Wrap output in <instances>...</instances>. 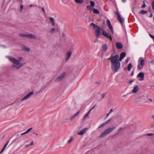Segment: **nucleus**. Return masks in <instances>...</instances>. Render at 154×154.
Returning a JSON list of instances; mask_svg holds the SVG:
<instances>
[{"label": "nucleus", "mask_w": 154, "mask_h": 154, "mask_svg": "<svg viewBox=\"0 0 154 154\" xmlns=\"http://www.w3.org/2000/svg\"><path fill=\"white\" fill-rule=\"evenodd\" d=\"M139 90L138 87L136 86L134 87V89L132 91V92L134 93H136Z\"/></svg>", "instance_id": "obj_17"}, {"label": "nucleus", "mask_w": 154, "mask_h": 154, "mask_svg": "<svg viewBox=\"0 0 154 154\" xmlns=\"http://www.w3.org/2000/svg\"><path fill=\"white\" fill-rule=\"evenodd\" d=\"M107 25L109 29L111 30L112 34H114L113 29L109 20H107Z\"/></svg>", "instance_id": "obj_8"}, {"label": "nucleus", "mask_w": 154, "mask_h": 154, "mask_svg": "<svg viewBox=\"0 0 154 154\" xmlns=\"http://www.w3.org/2000/svg\"><path fill=\"white\" fill-rule=\"evenodd\" d=\"M116 14L117 16V20L120 22L122 25L124 23V19L121 17L119 12H116Z\"/></svg>", "instance_id": "obj_6"}, {"label": "nucleus", "mask_w": 154, "mask_h": 154, "mask_svg": "<svg viewBox=\"0 0 154 154\" xmlns=\"http://www.w3.org/2000/svg\"><path fill=\"white\" fill-rule=\"evenodd\" d=\"M120 56L123 58L125 57L126 54L124 52L120 54Z\"/></svg>", "instance_id": "obj_29"}, {"label": "nucleus", "mask_w": 154, "mask_h": 154, "mask_svg": "<svg viewBox=\"0 0 154 154\" xmlns=\"http://www.w3.org/2000/svg\"><path fill=\"white\" fill-rule=\"evenodd\" d=\"M134 81L133 80H131L130 81H129V83L130 84H131Z\"/></svg>", "instance_id": "obj_49"}, {"label": "nucleus", "mask_w": 154, "mask_h": 154, "mask_svg": "<svg viewBox=\"0 0 154 154\" xmlns=\"http://www.w3.org/2000/svg\"><path fill=\"white\" fill-rule=\"evenodd\" d=\"M110 113H108L107 114V115H106V118H107L108 117V116H109V115L110 114Z\"/></svg>", "instance_id": "obj_51"}, {"label": "nucleus", "mask_w": 154, "mask_h": 154, "mask_svg": "<svg viewBox=\"0 0 154 154\" xmlns=\"http://www.w3.org/2000/svg\"><path fill=\"white\" fill-rule=\"evenodd\" d=\"M33 141H32L31 142L30 144H29V145H30V146H32V145H33Z\"/></svg>", "instance_id": "obj_47"}, {"label": "nucleus", "mask_w": 154, "mask_h": 154, "mask_svg": "<svg viewBox=\"0 0 154 154\" xmlns=\"http://www.w3.org/2000/svg\"><path fill=\"white\" fill-rule=\"evenodd\" d=\"M152 9L154 10V6H152Z\"/></svg>", "instance_id": "obj_62"}, {"label": "nucleus", "mask_w": 154, "mask_h": 154, "mask_svg": "<svg viewBox=\"0 0 154 154\" xmlns=\"http://www.w3.org/2000/svg\"><path fill=\"white\" fill-rule=\"evenodd\" d=\"M49 19L51 22L52 23L51 26H54L55 25V23L54 18L52 17H50Z\"/></svg>", "instance_id": "obj_18"}, {"label": "nucleus", "mask_w": 154, "mask_h": 154, "mask_svg": "<svg viewBox=\"0 0 154 154\" xmlns=\"http://www.w3.org/2000/svg\"><path fill=\"white\" fill-rule=\"evenodd\" d=\"M55 32V29L54 28H51V32L52 34H54Z\"/></svg>", "instance_id": "obj_31"}, {"label": "nucleus", "mask_w": 154, "mask_h": 154, "mask_svg": "<svg viewBox=\"0 0 154 154\" xmlns=\"http://www.w3.org/2000/svg\"><path fill=\"white\" fill-rule=\"evenodd\" d=\"M91 110L90 109V110L88 111V112L87 113H88V114H89V113H90Z\"/></svg>", "instance_id": "obj_50"}, {"label": "nucleus", "mask_w": 154, "mask_h": 154, "mask_svg": "<svg viewBox=\"0 0 154 154\" xmlns=\"http://www.w3.org/2000/svg\"><path fill=\"white\" fill-rule=\"evenodd\" d=\"M128 60H126V62H128Z\"/></svg>", "instance_id": "obj_63"}, {"label": "nucleus", "mask_w": 154, "mask_h": 154, "mask_svg": "<svg viewBox=\"0 0 154 154\" xmlns=\"http://www.w3.org/2000/svg\"><path fill=\"white\" fill-rule=\"evenodd\" d=\"M132 67V65L131 63H130L128 66V71H130L131 70V68Z\"/></svg>", "instance_id": "obj_26"}, {"label": "nucleus", "mask_w": 154, "mask_h": 154, "mask_svg": "<svg viewBox=\"0 0 154 154\" xmlns=\"http://www.w3.org/2000/svg\"><path fill=\"white\" fill-rule=\"evenodd\" d=\"M152 118L154 120V115L152 116Z\"/></svg>", "instance_id": "obj_58"}, {"label": "nucleus", "mask_w": 154, "mask_h": 154, "mask_svg": "<svg viewBox=\"0 0 154 154\" xmlns=\"http://www.w3.org/2000/svg\"><path fill=\"white\" fill-rule=\"evenodd\" d=\"M87 8L89 9L91 11H92L93 10V8L91 7L90 5H88L87 6Z\"/></svg>", "instance_id": "obj_32"}, {"label": "nucleus", "mask_w": 154, "mask_h": 154, "mask_svg": "<svg viewBox=\"0 0 154 154\" xmlns=\"http://www.w3.org/2000/svg\"><path fill=\"white\" fill-rule=\"evenodd\" d=\"M23 5H21L20 7V11L21 12L22 11V10L23 8Z\"/></svg>", "instance_id": "obj_36"}, {"label": "nucleus", "mask_w": 154, "mask_h": 154, "mask_svg": "<svg viewBox=\"0 0 154 154\" xmlns=\"http://www.w3.org/2000/svg\"><path fill=\"white\" fill-rule=\"evenodd\" d=\"M138 65L137 66V69L139 70L141 69L145 64L144 60L143 58L140 57L138 60Z\"/></svg>", "instance_id": "obj_4"}, {"label": "nucleus", "mask_w": 154, "mask_h": 154, "mask_svg": "<svg viewBox=\"0 0 154 154\" xmlns=\"http://www.w3.org/2000/svg\"><path fill=\"white\" fill-rule=\"evenodd\" d=\"M67 75V73L65 72H63L60 75V77H65Z\"/></svg>", "instance_id": "obj_21"}, {"label": "nucleus", "mask_w": 154, "mask_h": 154, "mask_svg": "<svg viewBox=\"0 0 154 154\" xmlns=\"http://www.w3.org/2000/svg\"><path fill=\"white\" fill-rule=\"evenodd\" d=\"M26 134V133H25V132H24V133H21V135H23V134Z\"/></svg>", "instance_id": "obj_56"}, {"label": "nucleus", "mask_w": 154, "mask_h": 154, "mask_svg": "<svg viewBox=\"0 0 154 154\" xmlns=\"http://www.w3.org/2000/svg\"><path fill=\"white\" fill-rule=\"evenodd\" d=\"M30 146L29 145H25V147L26 148H27V147H28Z\"/></svg>", "instance_id": "obj_48"}, {"label": "nucleus", "mask_w": 154, "mask_h": 154, "mask_svg": "<svg viewBox=\"0 0 154 154\" xmlns=\"http://www.w3.org/2000/svg\"><path fill=\"white\" fill-rule=\"evenodd\" d=\"M108 49V47L107 45L106 44L103 45L102 46V51L103 52H105Z\"/></svg>", "instance_id": "obj_12"}, {"label": "nucleus", "mask_w": 154, "mask_h": 154, "mask_svg": "<svg viewBox=\"0 0 154 154\" xmlns=\"http://www.w3.org/2000/svg\"><path fill=\"white\" fill-rule=\"evenodd\" d=\"M152 6H154V0H152Z\"/></svg>", "instance_id": "obj_45"}, {"label": "nucleus", "mask_w": 154, "mask_h": 154, "mask_svg": "<svg viewBox=\"0 0 154 154\" xmlns=\"http://www.w3.org/2000/svg\"><path fill=\"white\" fill-rule=\"evenodd\" d=\"M112 109H110V112L109 113H111V112H112Z\"/></svg>", "instance_id": "obj_55"}, {"label": "nucleus", "mask_w": 154, "mask_h": 154, "mask_svg": "<svg viewBox=\"0 0 154 154\" xmlns=\"http://www.w3.org/2000/svg\"><path fill=\"white\" fill-rule=\"evenodd\" d=\"M115 127H113L112 128H109L106 130V132H107L108 134H110L115 129Z\"/></svg>", "instance_id": "obj_11"}, {"label": "nucleus", "mask_w": 154, "mask_h": 154, "mask_svg": "<svg viewBox=\"0 0 154 154\" xmlns=\"http://www.w3.org/2000/svg\"><path fill=\"white\" fill-rule=\"evenodd\" d=\"M89 114L88 113H87L85 116L83 118V120H84L86 117H88L89 116Z\"/></svg>", "instance_id": "obj_34"}, {"label": "nucleus", "mask_w": 154, "mask_h": 154, "mask_svg": "<svg viewBox=\"0 0 154 154\" xmlns=\"http://www.w3.org/2000/svg\"><path fill=\"white\" fill-rule=\"evenodd\" d=\"M9 60L13 63L12 66L16 69H18L25 64V63H20L17 60L12 57H9Z\"/></svg>", "instance_id": "obj_2"}, {"label": "nucleus", "mask_w": 154, "mask_h": 154, "mask_svg": "<svg viewBox=\"0 0 154 154\" xmlns=\"http://www.w3.org/2000/svg\"><path fill=\"white\" fill-rule=\"evenodd\" d=\"M106 124L105 123V122H104V123L102 124H101L100 126L98 127V128H101L104 125H105Z\"/></svg>", "instance_id": "obj_38"}, {"label": "nucleus", "mask_w": 154, "mask_h": 154, "mask_svg": "<svg viewBox=\"0 0 154 154\" xmlns=\"http://www.w3.org/2000/svg\"><path fill=\"white\" fill-rule=\"evenodd\" d=\"M62 78H57L55 80V81L56 82H58L61 80Z\"/></svg>", "instance_id": "obj_30"}, {"label": "nucleus", "mask_w": 154, "mask_h": 154, "mask_svg": "<svg viewBox=\"0 0 154 154\" xmlns=\"http://www.w3.org/2000/svg\"><path fill=\"white\" fill-rule=\"evenodd\" d=\"M6 148V147H5V146H4L3 149L1 150V151L0 152V153H2L3 151H4L5 149Z\"/></svg>", "instance_id": "obj_37"}, {"label": "nucleus", "mask_w": 154, "mask_h": 154, "mask_svg": "<svg viewBox=\"0 0 154 154\" xmlns=\"http://www.w3.org/2000/svg\"><path fill=\"white\" fill-rule=\"evenodd\" d=\"M23 49L24 51L27 52H29L30 51V49L28 47H24Z\"/></svg>", "instance_id": "obj_20"}, {"label": "nucleus", "mask_w": 154, "mask_h": 154, "mask_svg": "<svg viewBox=\"0 0 154 154\" xmlns=\"http://www.w3.org/2000/svg\"><path fill=\"white\" fill-rule=\"evenodd\" d=\"M34 94V92L32 91L29 92L28 94H27L26 96L22 98L21 100V101H23L24 100H26L29 98L31 97Z\"/></svg>", "instance_id": "obj_5"}, {"label": "nucleus", "mask_w": 154, "mask_h": 154, "mask_svg": "<svg viewBox=\"0 0 154 154\" xmlns=\"http://www.w3.org/2000/svg\"><path fill=\"white\" fill-rule=\"evenodd\" d=\"M121 129V128L119 129H118V130H120Z\"/></svg>", "instance_id": "obj_64"}, {"label": "nucleus", "mask_w": 154, "mask_h": 154, "mask_svg": "<svg viewBox=\"0 0 154 154\" xmlns=\"http://www.w3.org/2000/svg\"><path fill=\"white\" fill-rule=\"evenodd\" d=\"M32 128H30L28 129L27 131L25 132V133H27L29 132L30 131H31L32 129Z\"/></svg>", "instance_id": "obj_33"}, {"label": "nucleus", "mask_w": 154, "mask_h": 154, "mask_svg": "<svg viewBox=\"0 0 154 154\" xmlns=\"http://www.w3.org/2000/svg\"><path fill=\"white\" fill-rule=\"evenodd\" d=\"M92 8H93L95 5V3L92 1H91L90 2Z\"/></svg>", "instance_id": "obj_27"}, {"label": "nucleus", "mask_w": 154, "mask_h": 154, "mask_svg": "<svg viewBox=\"0 0 154 154\" xmlns=\"http://www.w3.org/2000/svg\"><path fill=\"white\" fill-rule=\"evenodd\" d=\"M119 56L116 55L115 56H111L110 61L112 63L111 67L112 70L115 72L117 71L120 67V63L119 62Z\"/></svg>", "instance_id": "obj_1"}, {"label": "nucleus", "mask_w": 154, "mask_h": 154, "mask_svg": "<svg viewBox=\"0 0 154 154\" xmlns=\"http://www.w3.org/2000/svg\"><path fill=\"white\" fill-rule=\"evenodd\" d=\"M152 16V13H151L150 14V16H149V17H151Z\"/></svg>", "instance_id": "obj_53"}, {"label": "nucleus", "mask_w": 154, "mask_h": 154, "mask_svg": "<svg viewBox=\"0 0 154 154\" xmlns=\"http://www.w3.org/2000/svg\"><path fill=\"white\" fill-rule=\"evenodd\" d=\"M33 6L32 5H29V6L30 7H32Z\"/></svg>", "instance_id": "obj_60"}, {"label": "nucleus", "mask_w": 154, "mask_h": 154, "mask_svg": "<svg viewBox=\"0 0 154 154\" xmlns=\"http://www.w3.org/2000/svg\"><path fill=\"white\" fill-rule=\"evenodd\" d=\"M29 34H20L19 36L21 37H26L28 38Z\"/></svg>", "instance_id": "obj_19"}, {"label": "nucleus", "mask_w": 154, "mask_h": 154, "mask_svg": "<svg viewBox=\"0 0 154 154\" xmlns=\"http://www.w3.org/2000/svg\"><path fill=\"white\" fill-rule=\"evenodd\" d=\"M110 121H111V119H109L107 121H106V122H105V124H107Z\"/></svg>", "instance_id": "obj_41"}, {"label": "nucleus", "mask_w": 154, "mask_h": 154, "mask_svg": "<svg viewBox=\"0 0 154 154\" xmlns=\"http://www.w3.org/2000/svg\"><path fill=\"white\" fill-rule=\"evenodd\" d=\"M94 107H95V106H93L92 108H91V110H92V109H93L94 108Z\"/></svg>", "instance_id": "obj_57"}, {"label": "nucleus", "mask_w": 154, "mask_h": 154, "mask_svg": "<svg viewBox=\"0 0 154 154\" xmlns=\"http://www.w3.org/2000/svg\"><path fill=\"white\" fill-rule=\"evenodd\" d=\"M75 2L77 3L82 4L83 2V0H75Z\"/></svg>", "instance_id": "obj_24"}, {"label": "nucleus", "mask_w": 154, "mask_h": 154, "mask_svg": "<svg viewBox=\"0 0 154 154\" xmlns=\"http://www.w3.org/2000/svg\"><path fill=\"white\" fill-rule=\"evenodd\" d=\"M122 1L123 2H125L126 1V0H122Z\"/></svg>", "instance_id": "obj_59"}, {"label": "nucleus", "mask_w": 154, "mask_h": 154, "mask_svg": "<svg viewBox=\"0 0 154 154\" xmlns=\"http://www.w3.org/2000/svg\"><path fill=\"white\" fill-rule=\"evenodd\" d=\"M88 130L87 128H85L79 132L77 133L78 135H82L84 134Z\"/></svg>", "instance_id": "obj_9"}, {"label": "nucleus", "mask_w": 154, "mask_h": 154, "mask_svg": "<svg viewBox=\"0 0 154 154\" xmlns=\"http://www.w3.org/2000/svg\"><path fill=\"white\" fill-rule=\"evenodd\" d=\"M144 74L142 72H140L137 75V77H144Z\"/></svg>", "instance_id": "obj_23"}, {"label": "nucleus", "mask_w": 154, "mask_h": 154, "mask_svg": "<svg viewBox=\"0 0 154 154\" xmlns=\"http://www.w3.org/2000/svg\"><path fill=\"white\" fill-rule=\"evenodd\" d=\"M116 47L119 49H122L123 47V45L122 43L119 42H117L116 43Z\"/></svg>", "instance_id": "obj_10"}, {"label": "nucleus", "mask_w": 154, "mask_h": 154, "mask_svg": "<svg viewBox=\"0 0 154 154\" xmlns=\"http://www.w3.org/2000/svg\"><path fill=\"white\" fill-rule=\"evenodd\" d=\"M73 138L72 136H71L70 137V139L68 141V143H71L73 140Z\"/></svg>", "instance_id": "obj_28"}, {"label": "nucleus", "mask_w": 154, "mask_h": 154, "mask_svg": "<svg viewBox=\"0 0 154 154\" xmlns=\"http://www.w3.org/2000/svg\"><path fill=\"white\" fill-rule=\"evenodd\" d=\"M123 59V58L120 56V57H119V62L121 61Z\"/></svg>", "instance_id": "obj_42"}, {"label": "nucleus", "mask_w": 154, "mask_h": 154, "mask_svg": "<svg viewBox=\"0 0 154 154\" xmlns=\"http://www.w3.org/2000/svg\"><path fill=\"white\" fill-rule=\"evenodd\" d=\"M102 32L103 35L110 39L111 41L112 40V38L111 35H109V34L107 33L105 30L102 29Z\"/></svg>", "instance_id": "obj_7"}, {"label": "nucleus", "mask_w": 154, "mask_h": 154, "mask_svg": "<svg viewBox=\"0 0 154 154\" xmlns=\"http://www.w3.org/2000/svg\"><path fill=\"white\" fill-rule=\"evenodd\" d=\"M134 75V71H133L132 72L131 74V76H132Z\"/></svg>", "instance_id": "obj_54"}, {"label": "nucleus", "mask_w": 154, "mask_h": 154, "mask_svg": "<svg viewBox=\"0 0 154 154\" xmlns=\"http://www.w3.org/2000/svg\"><path fill=\"white\" fill-rule=\"evenodd\" d=\"M71 52H68L67 53L66 57V61H67L68 60L71 56Z\"/></svg>", "instance_id": "obj_13"}, {"label": "nucleus", "mask_w": 154, "mask_h": 154, "mask_svg": "<svg viewBox=\"0 0 154 154\" xmlns=\"http://www.w3.org/2000/svg\"><path fill=\"white\" fill-rule=\"evenodd\" d=\"M22 58V57H20L19 58V59L21 60Z\"/></svg>", "instance_id": "obj_61"}, {"label": "nucleus", "mask_w": 154, "mask_h": 154, "mask_svg": "<svg viewBox=\"0 0 154 154\" xmlns=\"http://www.w3.org/2000/svg\"><path fill=\"white\" fill-rule=\"evenodd\" d=\"M105 95V94H101L102 98H103Z\"/></svg>", "instance_id": "obj_44"}, {"label": "nucleus", "mask_w": 154, "mask_h": 154, "mask_svg": "<svg viewBox=\"0 0 154 154\" xmlns=\"http://www.w3.org/2000/svg\"><path fill=\"white\" fill-rule=\"evenodd\" d=\"M36 37V36L34 34H29L28 38L33 39H35Z\"/></svg>", "instance_id": "obj_16"}, {"label": "nucleus", "mask_w": 154, "mask_h": 154, "mask_svg": "<svg viewBox=\"0 0 154 154\" xmlns=\"http://www.w3.org/2000/svg\"><path fill=\"white\" fill-rule=\"evenodd\" d=\"M154 135V134L152 133H149L147 134V135L148 136H151Z\"/></svg>", "instance_id": "obj_40"}, {"label": "nucleus", "mask_w": 154, "mask_h": 154, "mask_svg": "<svg viewBox=\"0 0 154 154\" xmlns=\"http://www.w3.org/2000/svg\"><path fill=\"white\" fill-rule=\"evenodd\" d=\"M147 12V11H144V10H142L140 12V13L142 15L144 14H146Z\"/></svg>", "instance_id": "obj_22"}, {"label": "nucleus", "mask_w": 154, "mask_h": 154, "mask_svg": "<svg viewBox=\"0 0 154 154\" xmlns=\"http://www.w3.org/2000/svg\"><path fill=\"white\" fill-rule=\"evenodd\" d=\"M42 10L44 12H45V9L44 8H42Z\"/></svg>", "instance_id": "obj_52"}, {"label": "nucleus", "mask_w": 154, "mask_h": 154, "mask_svg": "<svg viewBox=\"0 0 154 154\" xmlns=\"http://www.w3.org/2000/svg\"><path fill=\"white\" fill-rule=\"evenodd\" d=\"M93 12L95 14H99V11L97 9L93 8Z\"/></svg>", "instance_id": "obj_25"}, {"label": "nucleus", "mask_w": 154, "mask_h": 154, "mask_svg": "<svg viewBox=\"0 0 154 154\" xmlns=\"http://www.w3.org/2000/svg\"><path fill=\"white\" fill-rule=\"evenodd\" d=\"M80 112L79 111H78L76 113H75L73 116H72L70 118V120H72L74 119L76 116H77L79 114Z\"/></svg>", "instance_id": "obj_14"}, {"label": "nucleus", "mask_w": 154, "mask_h": 154, "mask_svg": "<svg viewBox=\"0 0 154 154\" xmlns=\"http://www.w3.org/2000/svg\"><path fill=\"white\" fill-rule=\"evenodd\" d=\"M9 142L8 141L7 142V143L4 146H5V147H6L7 146V145L8 144Z\"/></svg>", "instance_id": "obj_46"}, {"label": "nucleus", "mask_w": 154, "mask_h": 154, "mask_svg": "<svg viewBox=\"0 0 154 154\" xmlns=\"http://www.w3.org/2000/svg\"><path fill=\"white\" fill-rule=\"evenodd\" d=\"M91 25L94 27V29L95 31V33L96 36L97 37L99 36L101 34V29L100 27H98L97 25L93 23H91Z\"/></svg>", "instance_id": "obj_3"}, {"label": "nucleus", "mask_w": 154, "mask_h": 154, "mask_svg": "<svg viewBox=\"0 0 154 154\" xmlns=\"http://www.w3.org/2000/svg\"><path fill=\"white\" fill-rule=\"evenodd\" d=\"M149 35L151 37V38H152L153 39V40L154 41V36H153L150 34H149Z\"/></svg>", "instance_id": "obj_39"}, {"label": "nucleus", "mask_w": 154, "mask_h": 154, "mask_svg": "<svg viewBox=\"0 0 154 154\" xmlns=\"http://www.w3.org/2000/svg\"><path fill=\"white\" fill-rule=\"evenodd\" d=\"M143 4L141 6V8H145L146 6L145 4L144 1H143Z\"/></svg>", "instance_id": "obj_35"}, {"label": "nucleus", "mask_w": 154, "mask_h": 154, "mask_svg": "<svg viewBox=\"0 0 154 154\" xmlns=\"http://www.w3.org/2000/svg\"><path fill=\"white\" fill-rule=\"evenodd\" d=\"M107 135H108V134H107V132H106V130H105L100 135V137L101 138H102Z\"/></svg>", "instance_id": "obj_15"}, {"label": "nucleus", "mask_w": 154, "mask_h": 154, "mask_svg": "<svg viewBox=\"0 0 154 154\" xmlns=\"http://www.w3.org/2000/svg\"><path fill=\"white\" fill-rule=\"evenodd\" d=\"M144 79V78H140V79H139V80L140 81H142Z\"/></svg>", "instance_id": "obj_43"}]
</instances>
